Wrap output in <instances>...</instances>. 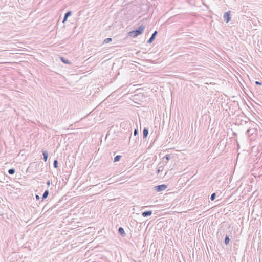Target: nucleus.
I'll list each match as a JSON object with an SVG mask.
<instances>
[{"label": "nucleus", "instance_id": "nucleus-12", "mask_svg": "<svg viewBox=\"0 0 262 262\" xmlns=\"http://www.w3.org/2000/svg\"><path fill=\"white\" fill-rule=\"evenodd\" d=\"M229 242H230V238L229 237V236L226 235L225 236V241H224L225 244L226 245H228L229 243Z\"/></svg>", "mask_w": 262, "mask_h": 262}, {"label": "nucleus", "instance_id": "nucleus-3", "mask_svg": "<svg viewBox=\"0 0 262 262\" xmlns=\"http://www.w3.org/2000/svg\"><path fill=\"white\" fill-rule=\"evenodd\" d=\"M224 20L226 23H228L231 20V17H230V11H228L224 13Z\"/></svg>", "mask_w": 262, "mask_h": 262}, {"label": "nucleus", "instance_id": "nucleus-10", "mask_svg": "<svg viewBox=\"0 0 262 262\" xmlns=\"http://www.w3.org/2000/svg\"><path fill=\"white\" fill-rule=\"evenodd\" d=\"M49 190H46L44 192V193H43V195H42V200H44V199H46V198H47V196H48V195H49Z\"/></svg>", "mask_w": 262, "mask_h": 262}, {"label": "nucleus", "instance_id": "nucleus-13", "mask_svg": "<svg viewBox=\"0 0 262 262\" xmlns=\"http://www.w3.org/2000/svg\"><path fill=\"white\" fill-rule=\"evenodd\" d=\"M121 158V156H120V155H117V156H115L114 159V162H116L119 161L120 160Z\"/></svg>", "mask_w": 262, "mask_h": 262}, {"label": "nucleus", "instance_id": "nucleus-16", "mask_svg": "<svg viewBox=\"0 0 262 262\" xmlns=\"http://www.w3.org/2000/svg\"><path fill=\"white\" fill-rule=\"evenodd\" d=\"M53 166H54V168H57L58 167V161H57V160H55L54 161Z\"/></svg>", "mask_w": 262, "mask_h": 262}, {"label": "nucleus", "instance_id": "nucleus-5", "mask_svg": "<svg viewBox=\"0 0 262 262\" xmlns=\"http://www.w3.org/2000/svg\"><path fill=\"white\" fill-rule=\"evenodd\" d=\"M152 211L151 210L146 211L142 213V215L143 217H147L152 214Z\"/></svg>", "mask_w": 262, "mask_h": 262}, {"label": "nucleus", "instance_id": "nucleus-19", "mask_svg": "<svg viewBox=\"0 0 262 262\" xmlns=\"http://www.w3.org/2000/svg\"><path fill=\"white\" fill-rule=\"evenodd\" d=\"M138 134V130L137 129H135L134 131V136H136Z\"/></svg>", "mask_w": 262, "mask_h": 262}, {"label": "nucleus", "instance_id": "nucleus-4", "mask_svg": "<svg viewBox=\"0 0 262 262\" xmlns=\"http://www.w3.org/2000/svg\"><path fill=\"white\" fill-rule=\"evenodd\" d=\"M158 32L157 31H155L151 35L150 38L148 40L147 42L148 43H151L153 42V41L155 40V37L156 35H157Z\"/></svg>", "mask_w": 262, "mask_h": 262}, {"label": "nucleus", "instance_id": "nucleus-9", "mask_svg": "<svg viewBox=\"0 0 262 262\" xmlns=\"http://www.w3.org/2000/svg\"><path fill=\"white\" fill-rule=\"evenodd\" d=\"M118 232L122 236H124L125 235V233L124 230L121 227H120L119 228V229H118Z\"/></svg>", "mask_w": 262, "mask_h": 262}, {"label": "nucleus", "instance_id": "nucleus-21", "mask_svg": "<svg viewBox=\"0 0 262 262\" xmlns=\"http://www.w3.org/2000/svg\"><path fill=\"white\" fill-rule=\"evenodd\" d=\"M35 198H36V200H39V199H40V197H39V196L38 194H36L35 195Z\"/></svg>", "mask_w": 262, "mask_h": 262}, {"label": "nucleus", "instance_id": "nucleus-22", "mask_svg": "<svg viewBox=\"0 0 262 262\" xmlns=\"http://www.w3.org/2000/svg\"><path fill=\"white\" fill-rule=\"evenodd\" d=\"M47 185L48 186H50V181L49 180H48V181H47Z\"/></svg>", "mask_w": 262, "mask_h": 262}, {"label": "nucleus", "instance_id": "nucleus-24", "mask_svg": "<svg viewBox=\"0 0 262 262\" xmlns=\"http://www.w3.org/2000/svg\"><path fill=\"white\" fill-rule=\"evenodd\" d=\"M250 130L248 129L247 131V133H249L250 132Z\"/></svg>", "mask_w": 262, "mask_h": 262}, {"label": "nucleus", "instance_id": "nucleus-6", "mask_svg": "<svg viewBox=\"0 0 262 262\" xmlns=\"http://www.w3.org/2000/svg\"><path fill=\"white\" fill-rule=\"evenodd\" d=\"M71 14H72V12L69 11H68L67 13H66V14H64V18L63 19V23H64L65 21H67L68 18L71 15Z\"/></svg>", "mask_w": 262, "mask_h": 262}, {"label": "nucleus", "instance_id": "nucleus-2", "mask_svg": "<svg viewBox=\"0 0 262 262\" xmlns=\"http://www.w3.org/2000/svg\"><path fill=\"white\" fill-rule=\"evenodd\" d=\"M155 190L157 192H160L165 190L167 188V186L165 184L159 185L155 186Z\"/></svg>", "mask_w": 262, "mask_h": 262}, {"label": "nucleus", "instance_id": "nucleus-17", "mask_svg": "<svg viewBox=\"0 0 262 262\" xmlns=\"http://www.w3.org/2000/svg\"><path fill=\"white\" fill-rule=\"evenodd\" d=\"M215 197H216V193H213L211 195V196H210V200L211 201H213L214 200V199H215Z\"/></svg>", "mask_w": 262, "mask_h": 262}, {"label": "nucleus", "instance_id": "nucleus-7", "mask_svg": "<svg viewBox=\"0 0 262 262\" xmlns=\"http://www.w3.org/2000/svg\"><path fill=\"white\" fill-rule=\"evenodd\" d=\"M42 152L43 156V160L45 162H46L48 158V152L47 151L43 150H42Z\"/></svg>", "mask_w": 262, "mask_h": 262}, {"label": "nucleus", "instance_id": "nucleus-11", "mask_svg": "<svg viewBox=\"0 0 262 262\" xmlns=\"http://www.w3.org/2000/svg\"><path fill=\"white\" fill-rule=\"evenodd\" d=\"M60 60L64 63L68 64H71L70 61H69L68 59H65L64 58H63L62 57H60Z\"/></svg>", "mask_w": 262, "mask_h": 262}, {"label": "nucleus", "instance_id": "nucleus-23", "mask_svg": "<svg viewBox=\"0 0 262 262\" xmlns=\"http://www.w3.org/2000/svg\"><path fill=\"white\" fill-rule=\"evenodd\" d=\"M160 172V169H158L157 171V173H159Z\"/></svg>", "mask_w": 262, "mask_h": 262}, {"label": "nucleus", "instance_id": "nucleus-14", "mask_svg": "<svg viewBox=\"0 0 262 262\" xmlns=\"http://www.w3.org/2000/svg\"><path fill=\"white\" fill-rule=\"evenodd\" d=\"M15 170L14 168H11V169H9L8 173H9V174L12 175L15 173Z\"/></svg>", "mask_w": 262, "mask_h": 262}, {"label": "nucleus", "instance_id": "nucleus-15", "mask_svg": "<svg viewBox=\"0 0 262 262\" xmlns=\"http://www.w3.org/2000/svg\"><path fill=\"white\" fill-rule=\"evenodd\" d=\"M112 40L111 38H107L105 39L103 41L104 43H107L110 42H111Z\"/></svg>", "mask_w": 262, "mask_h": 262}, {"label": "nucleus", "instance_id": "nucleus-8", "mask_svg": "<svg viewBox=\"0 0 262 262\" xmlns=\"http://www.w3.org/2000/svg\"><path fill=\"white\" fill-rule=\"evenodd\" d=\"M148 135V129L147 128H144L143 132V138H146Z\"/></svg>", "mask_w": 262, "mask_h": 262}, {"label": "nucleus", "instance_id": "nucleus-18", "mask_svg": "<svg viewBox=\"0 0 262 262\" xmlns=\"http://www.w3.org/2000/svg\"><path fill=\"white\" fill-rule=\"evenodd\" d=\"M170 155L167 154L164 158L166 159L167 161H168L170 159Z\"/></svg>", "mask_w": 262, "mask_h": 262}, {"label": "nucleus", "instance_id": "nucleus-20", "mask_svg": "<svg viewBox=\"0 0 262 262\" xmlns=\"http://www.w3.org/2000/svg\"><path fill=\"white\" fill-rule=\"evenodd\" d=\"M255 84H257V85H262V83L260 82H259V81H255Z\"/></svg>", "mask_w": 262, "mask_h": 262}, {"label": "nucleus", "instance_id": "nucleus-1", "mask_svg": "<svg viewBox=\"0 0 262 262\" xmlns=\"http://www.w3.org/2000/svg\"><path fill=\"white\" fill-rule=\"evenodd\" d=\"M145 28V26L142 24L139 27V28L137 29L129 32L128 33V34L130 36H132L133 37H136L138 35H141L143 33V31L144 30Z\"/></svg>", "mask_w": 262, "mask_h": 262}]
</instances>
